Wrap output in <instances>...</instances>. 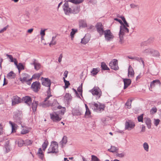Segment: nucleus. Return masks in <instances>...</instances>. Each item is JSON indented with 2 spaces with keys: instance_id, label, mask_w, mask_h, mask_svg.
Wrapping results in <instances>:
<instances>
[{
  "instance_id": "1a4fd4ad",
  "label": "nucleus",
  "mask_w": 161,
  "mask_h": 161,
  "mask_svg": "<svg viewBox=\"0 0 161 161\" xmlns=\"http://www.w3.org/2000/svg\"><path fill=\"white\" fill-rule=\"evenodd\" d=\"M63 9L64 14L67 15H69L71 14V9L69 7L68 2H65L63 5Z\"/></svg>"
},
{
  "instance_id": "a211bd4d",
  "label": "nucleus",
  "mask_w": 161,
  "mask_h": 161,
  "mask_svg": "<svg viewBox=\"0 0 161 161\" xmlns=\"http://www.w3.org/2000/svg\"><path fill=\"white\" fill-rule=\"evenodd\" d=\"M124 89L127 88L131 83V80L129 79H125L123 80Z\"/></svg>"
},
{
  "instance_id": "c03bdc74",
  "label": "nucleus",
  "mask_w": 161,
  "mask_h": 161,
  "mask_svg": "<svg viewBox=\"0 0 161 161\" xmlns=\"http://www.w3.org/2000/svg\"><path fill=\"white\" fill-rule=\"evenodd\" d=\"M143 114H142L137 117L138 120L139 122H143Z\"/></svg>"
},
{
  "instance_id": "4be33fe9",
  "label": "nucleus",
  "mask_w": 161,
  "mask_h": 161,
  "mask_svg": "<svg viewBox=\"0 0 161 161\" xmlns=\"http://www.w3.org/2000/svg\"><path fill=\"white\" fill-rule=\"evenodd\" d=\"M161 84L160 81L158 80H153L151 82L150 84V86L151 88H152L154 87L156 85H160Z\"/></svg>"
},
{
  "instance_id": "aec40b11",
  "label": "nucleus",
  "mask_w": 161,
  "mask_h": 161,
  "mask_svg": "<svg viewBox=\"0 0 161 161\" xmlns=\"http://www.w3.org/2000/svg\"><path fill=\"white\" fill-rule=\"evenodd\" d=\"M23 98L25 102L27 104L28 106H30L31 103V97L26 96L25 97H23Z\"/></svg>"
},
{
  "instance_id": "a878e982",
  "label": "nucleus",
  "mask_w": 161,
  "mask_h": 161,
  "mask_svg": "<svg viewBox=\"0 0 161 161\" xmlns=\"http://www.w3.org/2000/svg\"><path fill=\"white\" fill-rule=\"evenodd\" d=\"M37 155L39 158L42 159H43L44 158V154L41 148H39L37 153Z\"/></svg>"
},
{
  "instance_id": "052dcab7",
  "label": "nucleus",
  "mask_w": 161,
  "mask_h": 161,
  "mask_svg": "<svg viewBox=\"0 0 161 161\" xmlns=\"http://www.w3.org/2000/svg\"><path fill=\"white\" fill-rule=\"evenodd\" d=\"M123 22H124V25H125L126 27H129V24H128L127 23V21H126V20L125 19V20H124V21H123Z\"/></svg>"
},
{
  "instance_id": "bb28decb",
  "label": "nucleus",
  "mask_w": 161,
  "mask_h": 161,
  "mask_svg": "<svg viewBox=\"0 0 161 161\" xmlns=\"http://www.w3.org/2000/svg\"><path fill=\"white\" fill-rule=\"evenodd\" d=\"M79 25L80 27H87L86 20L84 19L80 20L79 21Z\"/></svg>"
},
{
  "instance_id": "09e8293b",
  "label": "nucleus",
  "mask_w": 161,
  "mask_h": 161,
  "mask_svg": "<svg viewBox=\"0 0 161 161\" xmlns=\"http://www.w3.org/2000/svg\"><path fill=\"white\" fill-rule=\"evenodd\" d=\"M6 56L10 59V61L11 62H13L14 61V58L11 55L8 54H6Z\"/></svg>"
},
{
  "instance_id": "f704fd0d",
  "label": "nucleus",
  "mask_w": 161,
  "mask_h": 161,
  "mask_svg": "<svg viewBox=\"0 0 161 161\" xmlns=\"http://www.w3.org/2000/svg\"><path fill=\"white\" fill-rule=\"evenodd\" d=\"M152 51L151 55L155 57H158L159 56V53L158 51L153 49Z\"/></svg>"
},
{
  "instance_id": "a18cd8bd",
  "label": "nucleus",
  "mask_w": 161,
  "mask_h": 161,
  "mask_svg": "<svg viewBox=\"0 0 161 161\" xmlns=\"http://www.w3.org/2000/svg\"><path fill=\"white\" fill-rule=\"evenodd\" d=\"M91 161H100L97 157L93 155H92Z\"/></svg>"
},
{
  "instance_id": "8fccbe9b",
  "label": "nucleus",
  "mask_w": 161,
  "mask_h": 161,
  "mask_svg": "<svg viewBox=\"0 0 161 161\" xmlns=\"http://www.w3.org/2000/svg\"><path fill=\"white\" fill-rule=\"evenodd\" d=\"M91 114V112L89 108L86 109L85 115L88 117H89Z\"/></svg>"
},
{
  "instance_id": "c9c22d12",
  "label": "nucleus",
  "mask_w": 161,
  "mask_h": 161,
  "mask_svg": "<svg viewBox=\"0 0 161 161\" xmlns=\"http://www.w3.org/2000/svg\"><path fill=\"white\" fill-rule=\"evenodd\" d=\"M48 145V141L47 140H45L42 145V147L43 148V151H45V149L47 148Z\"/></svg>"
},
{
  "instance_id": "58836bf2",
  "label": "nucleus",
  "mask_w": 161,
  "mask_h": 161,
  "mask_svg": "<svg viewBox=\"0 0 161 161\" xmlns=\"http://www.w3.org/2000/svg\"><path fill=\"white\" fill-rule=\"evenodd\" d=\"M132 100H128L125 103V106L127 107L128 108H130L131 107V103L132 102Z\"/></svg>"
},
{
  "instance_id": "5fc2aeb1",
  "label": "nucleus",
  "mask_w": 161,
  "mask_h": 161,
  "mask_svg": "<svg viewBox=\"0 0 161 161\" xmlns=\"http://www.w3.org/2000/svg\"><path fill=\"white\" fill-rule=\"evenodd\" d=\"M160 120L159 119H154V125L156 126H157L159 124V122H160Z\"/></svg>"
},
{
  "instance_id": "c85d7f7f",
  "label": "nucleus",
  "mask_w": 161,
  "mask_h": 161,
  "mask_svg": "<svg viewBox=\"0 0 161 161\" xmlns=\"http://www.w3.org/2000/svg\"><path fill=\"white\" fill-rule=\"evenodd\" d=\"M152 50L153 49L149 48L143 51L142 53L146 55H151V53H152Z\"/></svg>"
},
{
  "instance_id": "13d9d810",
  "label": "nucleus",
  "mask_w": 161,
  "mask_h": 161,
  "mask_svg": "<svg viewBox=\"0 0 161 161\" xmlns=\"http://www.w3.org/2000/svg\"><path fill=\"white\" fill-rule=\"evenodd\" d=\"M56 42L55 40H52L51 42L49 43V45L50 46H51V45H55L56 44Z\"/></svg>"
},
{
  "instance_id": "5701e85b",
  "label": "nucleus",
  "mask_w": 161,
  "mask_h": 161,
  "mask_svg": "<svg viewBox=\"0 0 161 161\" xmlns=\"http://www.w3.org/2000/svg\"><path fill=\"white\" fill-rule=\"evenodd\" d=\"M80 10V7L76 6L74 7L73 9H71V14H77L79 13Z\"/></svg>"
},
{
  "instance_id": "4c0bfd02",
  "label": "nucleus",
  "mask_w": 161,
  "mask_h": 161,
  "mask_svg": "<svg viewBox=\"0 0 161 161\" xmlns=\"http://www.w3.org/2000/svg\"><path fill=\"white\" fill-rule=\"evenodd\" d=\"M143 147L144 150L147 152H148L149 151V146L147 142H144L143 144Z\"/></svg>"
},
{
  "instance_id": "dca6fc26",
  "label": "nucleus",
  "mask_w": 161,
  "mask_h": 161,
  "mask_svg": "<svg viewBox=\"0 0 161 161\" xmlns=\"http://www.w3.org/2000/svg\"><path fill=\"white\" fill-rule=\"evenodd\" d=\"M21 99L17 96H15L12 98V105H14L21 102Z\"/></svg>"
},
{
  "instance_id": "a19ab883",
  "label": "nucleus",
  "mask_w": 161,
  "mask_h": 161,
  "mask_svg": "<svg viewBox=\"0 0 161 161\" xmlns=\"http://www.w3.org/2000/svg\"><path fill=\"white\" fill-rule=\"evenodd\" d=\"M77 30L75 29H72V31L70 32V36L71 37L72 39H73L74 37V35L75 34L76 32H77Z\"/></svg>"
},
{
  "instance_id": "6ab92c4d",
  "label": "nucleus",
  "mask_w": 161,
  "mask_h": 161,
  "mask_svg": "<svg viewBox=\"0 0 161 161\" xmlns=\"http://www.w3.org/2000/svg\"><path fill=\"white\" fill-rule=\"evenodd\" d=\"M33 62L32 63H31V64L32 65H34V69L36 70H39L41 68L40 64L36 62L35 59H33Z\"/></svg>"
},
{
  "instance_id": "393cba45",
  "label": "nucleus",
  "mask_w": 161,
  "mask_h": 161,
  "mask_svg": "<svg viewBox=\"0 0 161 161\" xmlns=\"http://www.w3.org/2000/svg\"><path fill=\"white\" fill-rule=\"evenodd\" d=\"M67 142V137L66 136H64L62 141L60 142V144L61 145L62 147H64Z\"/></svg>"
},
{
  "instance_id": "412c9836",
  "label": "nucleus",
  "mask_w": 161,
  "mask_h": 161,
  "mask_svg": "<svg viewBox=\"0 0 161 161\" xmlns=\"http://www.w3.org/2000/svg\"><path fill=\"white\" fill-rule=\"evenodd\" d=\"M128 74V76L129 77H132L134 76V71L130 65L129 67Z\"/></svg>"
},
{
  "instance_id": "4d7b16f0",
  "label": "nucleus",
  "mask_w": 161,
  "mask_h": 161,
  "mask_svg": "<svg viewBox=\"0 0 161 161\" xmlns=\"http://www.w3.org/2000/svg\"><path fill=\"white\" fill-rule=\"evenodd\" d=\"M83 1L84 0H75V4H79L82 3Z\"/></svg>"
},
{
  "instance_id": "864d4df0",
  "label": "nucleus",
  "mask_w": 161,
  "mask_h": 161,
  "mask_svg": "<svg viewBox=\"0 0 161 161\" xmlns=\"http://www.w3.org/2000/svg\"><path fill=\"white\" fill-rule=\"evenodd\" d=\"M47 30V29H45L44 30H41V32L40 33V35H41L42 37H43L45 35V31Z\"/></svg>"
},
{
  "instance_id": "b1692460",
  "label": "nucleus",
  "mask_w": 161,
  "mask_h": 161,
  "mask_svg": "<svg viewBox=\"0 0 161 161\" xmlns=\"http://www.w3.org/2000/svg\"><path fill=\"white\" fill-rule=\"evenodd\" d=\"M72 114L74 116H79L80 115L82 114L80 111L78 109H73Z\"/></svg>"
},
{
  "instance_id": "e433bc0d",
  "label": "nucleus",
  "mask_w": 161,
  "mask_h": 161,
  "mask_svg": "<svg viewBox=\"0 0 161 161\" xmlns=\"http://www.w3.org/2000/svg\"><path fill=\"white\" fill-rule=\"evenodd\" d=\"M89 41V39H87L86 36L84 37L82 39L81 43L84 44H86Z\"/></svg>"
},
{
  "instance_id": "338daca9",
  "label": "nucleus",
  "mask_w": 161,
  "mask_h": 161,
  "mask_svg": "<svg viewBox=\"0 0 161 161\" xmlns=\"http://www.w3.org/2000/svg\"><path fill=\"white\" fill-rule=\"evenodd\" d=\"M130 6L131 8H135V7L137 6V5H136L132 3V4H130Z\"/></svg>"
},
{
  "instance_id": "3c124183",
  "label": "nucleus",
  "mask_w": 161,
  "mask_h": 161,
  "mask_svg": "<svg viewBox=\"0 0 161 161\" xmlns=\"http://www.w3.org/2000/svg\"><path fill=\"white\" fill-rule=\"evenodd\" d=\"M32 141L30 140L27 139L25 141V143L27 145H30L32 144Z\"/></svg>"
},
{
  "instance_id": "c756f323",
  "label": "nucleus",
  "mask_w": 161,
  "mask_h": 161,
  "mask_svg": "<svg viewBox=\"0 0 161 161\" xmlns=\"http://www.w3.org/2000/svg\"><path fill=\"white\" fill-rule=\"evenodd\" d=\"M118 150L119 149L118 148L114 146H111V148L109 149L108 150L109 151L112 153L115 152L118 153Z\"/></svg>"
},
{
  "instance_id": "7c9ffc66",
  "label": "nucleus",
  "mask_w": 161,
  "mask_h": 161,
  "mask_svg": "<svg viewBox=\"0 0 161 161\" xmlns=\"http://www.w3.org/2000/svg\"><path fill=\"white\" fill-rule=\"evenodd\" d=\"M101 67L102 69L103 70H109V69L107 65L104 62L101 63Z\"/></svg>"
},
{
  "instance_id": "f8f14e48",
  "label": "nucleus",
  "mask_w": 161,
  "mask_h": 161,
  "mask_svg": "<svg viewBox=\"0 0 161 161\" xmlns=\"http://www.w3.org/2000/svg\"><path fill=\"white\" fill-rule=\"evenodd\" d=\"M41 84L37 81H36L33 83L31 84V88L35 92H37L40 89Z\"/></svg>"
},
{
  "instance_id": "4468645a",
  "label": "nucleus",
  "mask_w": 161,
  "mask_h": 161,
  "mask_svg": "<svg viewBox=\"0 0 161 161\" xmlns=\"http://www.w3.org/2000/svg\"><path fill=\"white\" fill-rule=\"evenodd\" d=\"M23 78L20 77V80L22 83H24L25 82H28L32 80V78H30V75L28 74L25 73L23 75Z\"/></svg>"
},
{
  "instance_id": "ea45409f",
  "label": "nucleus",
  "mask_w": 161,
  "mask_h": 161,
  "mask_svg": "<svg viewBox=\"0 0 161 161\" xmlns=\"http://www.w3.org/2000/svg\"><path fill=\"white\" fill-rule=\"evenodd\" d=\"M17 68L18 69L19 73H20V70H23L24 69V66L21 63H19Z\"/></svg>"
},
{
  "instance_id": "bf43d9fd",
  "label": "nucleus",
  "mask_w": 161,
  "mask_h": 161,
  "mask_svg": "<svg viewBox=\"0 0 161 161\" xmlns=\"http://www.w3.org/2000/svg\"><path fill=\"white\" fill-rule=\"evenodd\" d=\"M40 76V75H39V74H34V75H33L32 76V78H38Z\"/></svg>"
},
{
  "instance_id": "49530a36",
  "label": "nucleus",
  "mask_w": 161,
  "mask_h": 161,
  "mask_svg": "<svg viewBox=\"0 0 161 161\" xmlns=\"http://www.w3.org/2000/svg\"><path fill=\"white\" fill-rule=\"evenodd\" d=\"M65 108H64V107L63 108H62L58 112V114H60L61 115L64 114V113L65 112Z\"/></svg>"
},
{
  "instance_id": "e2e57ef3",
  "label": "nucleus",
  "mask_w": 161,
  "mask_h": 161,
  "mask_svg": "<svg viewBox=\"0 0 161 161\" xmlns=\"http://www.w3.org/2000/svg\"><path fill=\"white\" fill-rule=\"evenodd\" d=\"M70 85V83L69 81H67V82L65 83V88H67Z\"/></svg>"
},
{
  "instance_id": "423d86ee",
  "label": "nucleus",
  "mask_w": 161,
  "mask_h": 161,
  "mask_svg": "<svg viewBox=\"0 0 161 161\" xmlns=\"http://www.w3.org/2000/svg\"><path fill=\"white\" fill-rule=\"evenodd\" d=\"M51 82L50 80L48 78H44V80H42V84L48 87L47 93V94H51L50 86Z\"/></svg>"
},
{
  "instance_id": "39448f33",
  "label": "nucleus",
  "mask_w": 161,
  "mask_h": 161,
  "mask_svg": "<svg viewBox=\"0 0 161 161\" xmlns=\"http://www.w3.org/2000/svg\"><path fill=\"white\" fill-rule=\"evenodd\" d=\"M93 95H96L97 98H99L102 95V92L100 88L97 86H94L92 90L89 91Z\"/></svg>"
},
{
  "instance_id": "f3484780",
  "label": "nucleus",
  "mask_w": 161,
  "mask_h": 161,
  "mask_svg": "<svg viewBox=\"0 0 161 161\" xmlns=\"http://www.w3.org/2000/svg\"><path fill=\"white\" fill-rule=\"evenodd\" d=\"M144 121L147 125V128L148 129L151 128L152 122L150 119L148 117H145L144 118Z\"/></svg>"
},
{
  "instance_id": "37998d69",
  "label": "nucleus",
  "mask_w": 161,
  "mask_h": 161,
  "mask_svg": "<svg viewBox=\"0 0 161 161\" xmlns=\"http://www.w3.org/2000/svg\"><path fill=\"white\" fill-rule=\"evenodd\" d=\"M157 109L156 107H154L152 108L150 111V113L151 114H153L157 112Z\"/></svg>"
},
{
  "instance_id": "de8ad7c7",
  "label": "nucleus",
  "mask_w": 161,
  "mask_h": 161,
  "mask_svg": "<svg viewBox=\"0 0 161 161\" xmlns=\"http://www.w3.org/2000/svg\"><path fill=\"white\" fill-rule=\"evenodd\" d=\"M9 123L12 126V132H14L15 130V124L12 123V122L10 121L9 122Z\"/></svg>"
},
{
  "instance_id": "ddd939ff",
  "label": "nucleus",
  "mask_w": 161,
  "mask_h": 161,
  "mask_svg": "<svg viewBox=\"0 0 161 161\" xmlns=\"http://www.w3.org/2000/svg\"><path fill=\"white\" fill-rule=\"evenodd\" d=\"M109 66L110 68L114 70H117L119 69V67L118 65V61L116 59H114L109 63Z\"/></svg>"
},
{
  "instance_id": "680f3d73",
  "label": "nucleus",
  "mask_w": 161,
  "mask_h": 161,
  "mask_svg": "<svg viewBox=\"0 0 161 161\" xmlns=\"http://www.w3.org/2000/svg\"><path fill=\"white\" fill-rule=\"evenodd\" d=\"M62 57H63L62 54H61L59 56L58 58V61L60 63L61 62L62 58Z\"/></svg>"
},
{
  "instance_id": "6e6d98bb",
  "label": "nucleus",
  "mask_w": 161,
  "mask_h": 161,
  "mask_svg": "<svg viewBox=\"0 0 161 161\" xmlns=\"http://www.w3.org/2000/svg\"><path fill=\"white\" fill-rule=\"evenodd\" d=\"M29 132L28 130L25 129H23L21 131V133L22 134H25Z\"/></svg>"
},
{
  "instance_id": "72a5a7b5",
  "label": "nucleus",
  "mask_w": 161,
  "mask_h": 161,
  "mask_svg": "<svg viewBox=\"0 0 161 161\" xmlns=\"http://www.w3.org/2000/svg\"><path fill=\"white\" fill-rule=\"evenodd\" d=\"M99 71V69L98 68H93L91 73L93 75H96Z\"/></svg>"
},
{
  "instance_id": "473e14b6",
  "label": "nucleus",
  "mask_w": 161,
  "mask_h": 161,
  "mask_svg": "<svg viewBox=\"0 0 161 161\" xmlns=\"http://www.w3.org/2000/svg\"><path fill=\"white\" fill-rule=\"evenodd\" d=\"M64 99L68 102L70 101L72 98V97L69 93H66L64 96Z\"/></svg>"
},
{
  "instance_id": "f257e3e1",
  "label": "nucleus",
  "mask_w": 161,
  "mask_h": 161,
  "mask_svg": "<svg viewBox=\"0 0 161 161\" xmlns=\"http://www.w3.org/2000/svg\"><path fill=\"white\" fill-rule=\"evenodd\" d=\"M114 20L118 21L121 25L120 27V30L119 35L120 39L119 42L121 43H122L123 42V36L125 35V33L129 32V29L127 27H126L121 20L117 18H114Z\"/></svg>"
},
{
  "instance_id": "0eeeda50",
  "label": "nucleus",
  "mask_w": 161,
  "mask_h": 161,
  "mask_svg": "<svg viewBox=\"0 0 161 161\" xmlns=\"http://www.w3.org/2000/svg\"><path fill=\"white\" fill-rule=\"evenodd\" d=\"M50 116L51 119L54 122H57L61 119V118L59 117L57 112L50 114Z\"/></svg>"
},
{
  "instance_id": "79ce46f5",
  "label": "nucleus",
  "mask_w": 161,
  "mask_h": 161,
  "mask_svg": "<svg viewBox=\"0 0 161 161\" xmlns=\"http://www.w3.org/2000/svg\"><path fill=\"white\" fill-rule=\"evenodd\" d=\"M77 91L80 93V95L82 96V84H81V85L78 88Z\"/></svg>"
},
{
  "instance_id": "774afa93",
  "label": "nucleus",
  "mask_w": 161,
  "mask_h": 161,
  "mask_svg": "<svg viewBox=\"0 0 161 161\" xmlns=\"http://www.w3.org/2000/svg\"><path fill=\"white\" fill-rule=\"evenodd\" d=\"M140 58H139L138 57H134V60L140 62Z\"/></svg>"
},
{
  "instance_id": "6e6552de",
  "label": "nucleus",
  "mask_w": 161,
  "mask_h": 161,
  "mask_svg": "<svg viewBox=\"0 0 161 161\" xmlns=\"http://www.w3.org/2000/svg\"><path fill=\"white\" fill-rule=\"evenodd\" d=\"M105 40L109 41L114 38V36L110 30H107L104 31L103 33Z\"/></svg>"
},
{
  "instance_id": "69168bd1",
  "label": "nucleus",
  "mask_w": 161,
  "mask_h": 161,
  "mask_svg": "<svg viewBox=\"0 0 161 161\" xmlns=\"http://www.w3.org/2000/svg\"><path fill=\"white\" fill-rule=\"evenodd\" d=\"M141 61L142 62L143 67L144 68V67L145 66V63H144V61L142 59V58H141L140 59V62Z\"/></svg>"
},
{
  "instance_id": "9b49d317",
  "label": "nucleus",
  "mask_w": 161,
  "mask_h": 161,
  "mask_svg": "<svg viewBox=\"0 0 161 161\" xmlns=\"http://www.w3.org/2000/svg\"><path fill=\"white\" fill-rule=\"evenodd\" d=\"M135 126V124L134 122L131 120H129L128 121H126L125 124V129L130 130L133 129Z\"/></svg>"
},
{
  "instance_id": "9d476101",
  "label": "nucleus",
  "mask_w": 161,
  "mask_h": 161,
  "mask_svg": "<svg viewBox=\"0 0 161 161\" xmlns=\"http://www.w3.org/2000/svg\"><path fill=\"white\" fill-rule=\"evenodd\" d=\"M96 28L100 36H102L105 31L103 30L104 27L102 23L100 22L97 23L96 25Z\"/></svg>"
},
{
  "instance_id": "20e7f679",
  "label": "nucleus",
  "mask_w": 161,
  "mask_h": 161,
  "mask_svg": "<svg viewBox=\"0 0 161 161\" xmlns=\"http://www.w3.org/2000/svg\"><path fill=\"white\" fill-rule=\"evenodd\" d=\"M58 152V142L55 141H52L48 149L47 153H57Z\"/></svg>"
},
{
  "instance_id": "603ef678",
  "label": "nucleus",
  "mask_w": 161,
  "mask_h": 161,
  "mask_svg": "<svg viewBox=\"0 0 161 161\" xmlns=\"http://www.w3.org/2000/svg\"><path fill=\"white\" fill-rule=\"evenodd\" d=\"M125 155V153H117L116 154V156L120 158H123Z\"/></svg>"
},
{
  "instance_id": "0e129e2a",
  "label": "nucleus",
  "mask_w": 161,
  "mask_h": 161,
  "mask_svg": "<svg viewBox=\"0 0 161 161\" xmlns=\"http://www.w3.org/2000/svg\"><path fill=\"white\" fill-rule=\"evenodd\" d=\"M142 129L141 130V132H144L145 131V126L143 125H142Z\"/></svg>"
},
{
  "instance_id": "f03ea898",
  "label": "nucleus",
  "mask_w": 161,
  "mask_h": 161,
  "mask_svg": "<svg viewBox=\"0 0 161 161\" xmlns=\"http://www.w3.org/2000/svg\"><path fill=\"white\" fill-rule=\"evenodd\" d=\"M52 97L51 94H47V97L44 101L40 104V106L43 108H46L50 106H53L57 105L58 102L56 100L53 99V102L49 100V99Z\"/></svg>"
},
{
  "instance_id": "2f4dec72",
  "label": "nucleus",
  "mask_w": 161,
  "mask_h": 161,
  "mask_svg": "<svg viewBox=\"0 0 161 161\" xmlns=\"http://www.w3.org/2000/svg\"><path fill=\"white\" fill-rule=\"evenodd\" d=\"M38 103V101H35L33 102L32 104V108L33 111L35 112L36 111Z\"/></svg>"
},
{
  "instance_id": "cd10ccee",
  "label": "nucleus",
  "mask_w": 161,
  "mask_h": 161,
  "mask_svg": "<svg viewBox=\"0 0 161 161\" xmlns=\"http://www.w3.org/2000/svg\"><path fill=\"white\" fill-rule=\"evenodd\" d=\"M16 77L15 74L12 71L10 72L7 75V77L8 79H14Z\"/></svg>"
},
{
  "instance_id": "7ed1b4c3",
  "label": "nucleus",
  "mask_w": 161,
  "mask_h": 161,
  "mask_svg": "<svg viewBox=\"0 0 161 161\" xmlns=\"http://www.w3.org/2000/svg\"><path fill=\"white\" fill-rule=\"evenodd\" d=\"M89 105L90 108L97 112H101L104 110L105 105L100 103L92 102L89 103Z\"/></svg>"
},
{
  "instance_id": "2eb2a0df",
  "label": "nucleus",
  "mask_w": 161,
  "mask_h": 161,
  "mask_svg": "<svg viewBox=\"0 0 161 161\" xmlns=\"http://www.w3.org/2000/svg\"><path fill=\"white\" fill-rule=\"evenodd\" d=\"M22 115L19 112H16L14 116V119L16 120V122L19 124H21V119Z\"/></svg>"
}]
</instances>
